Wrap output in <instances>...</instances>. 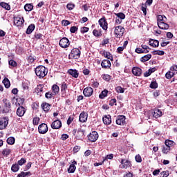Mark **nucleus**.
Here are the masks:
<instances>
[{"label":"nucleus","mask_w":177,"mask_h":177,"mask_svg":"<svg viewBox=\"0 0 177 177\" xmlns=\"http://www.w3.org/2000/svg\"><path fill=\"white\" fill-rule=\"evenodd\" d=\"M170 150H171V148L165 145L162 147V153H163V154H168Z\"/></svg>","instance_id":"35"},{"label":"nucleus","mask_w":177,"mask_h":177,"mask_svg":"<svg viewBox=\"0 0 177 177\" xmlns=\"http://www.w3.org/2000/svg\"><path fill=\"white\" fill-rule=\"evenodd\" d=\"M24 114H26V108L19 106L17 110V115H18V117H23Z\"/></svg>","instance_id":"14"},{"label":"nucleus","mask_w":177,"mask_h":177,"mask_svg":"<svg viewBox=\"0 0 177 177\" xmlns=\"http://www.w3.org/2000/svg\"><path fill=\"white\" fill-rule=\"evenodd\" d=\"M8 64L10 66H12V67H17V62H16L15 60L11 59L8 62Z\"/></svg>","instance_id":"46"},{"label":"nucleus","mask_w":177,"mask_h":177,"mask_svg":"<svg viewBox=\"0 0 177 177\" xmlns=\"http://www.w3.org/2000/svg\"><path fill=\"white\" fill-rule=\"evenodd\" d=\"M75 5L74 4H71V3H69V4H67L66 6V8L68 10H73V8H75Z\"/></svg>","instance_id":"60"},{"label":"nucleus","mask_w":177,"mask_h":177,"mask_svg":"<svg viewBox=\"0 0 177 177\" xmlns=\"http://www.w3.org/2000/svg\"><path fill=\"white\" fill-rule=\"evenodd\" d=\"M77 30H78V28H77V26H72L70 28V31L72 34L75 33V32Z\"/></svg>","instance_id":"51"},{"label":"nucleus","mask_w":177,"mask_h":177,"mask_svg":"<svg viewBox=\"0 0 177 177\" xmlns=\"http://www.w3.org/2000/svg\"><path fill=\"white\" fill-rule=\"evenodd\" d=\"M98 138L99 134L96 131H93L88 136V139L90 142H96V140H97Z\"/></svg>","instance_id":"7"},{"label":"nucleus","mask_w":177,"mask_h":177,"mask_svg":"<svg viewBox=\"0 0 177 177\" xmlns=\"http://www.w3.org/2000/svg\"><path fill=\"white\" fill-rule=\"evenodd\" d=\"M68 74L70 75H72L74 78H78V75H80V73H78V71L76 69H69L68 71Z\"/></svg>","instance_id":"20"},{"label":"nucleus","mask_w":177,"mask_h":177,"mask_svg":"<svg viewBox=\"0 0 177 177\" xmlns=\"http://www.w3.org/2000/svg\"><path fill=\"white\" fill-rule=\"evenodd\" d=\"M86 120H88V114L84 112L81 113L79 118L80 122H86Z\"/></svg>","instance_id":"23"},{"label":"nucleus","mask_w":177,"mask_h":177,"mask_svg":"<svg viewBox=\"0 0 177 177\" xmlns=\"http://www.w3.org/2000/svg\"><path fill=\"white\" fill-rule=\"evenodd\" d=\"M45 96L46 99H52V96H53V94L52 93L48 92V93H46Z\"/></svg>","instance_id":"61"},{"label":"nucleus","mask_w":177,"mask_h":177,"mask_svg":"<svg viewBox=\"0 0 177 177\" xmlns=\"http://www.w3.org/2000/svg\"><path fill=\"white\" fill-rule=\"evenodd\" d=\"M147 6L142 4V6L141 7V10L142 12H143L145 16H146V15H147Z\"/></svg>","instance_id":"52"},{"label":"nucleus","mask_w":177,"mask_h":177,"mask_svg":"<svg viewBox=\"0 0 177 177\" xmlns=\"http://www.w3.org/2000/svg\"><path fill=\"white\" fill-rule=\"evenodd\" d=\"M61 91L63 92L65 91H67V84L66 83H62V86H61Z\"/></svg>","instance_id":"58"},{"label":"nucleus","mask_w":177,"mask_h":177,"mask_svg":"<svg viewBox=\"0 0 177 177\" xmlns=\"http://www.w3.org/2000/svg\"><path fill=\"white\" fill-rule=\"evenodd\" d=\"M132 73L133 75L140 77V75H142V69L140 68L133 67L132 69Z\"/></svg>","instance_id":"15"},{"label":"nucleus","mask_w":177,"mask_h":177,"mask_svg":"<svg viewBox=\"0 0 177 177\" xmlns=\"http://www.w3.org/2000/svg\"><path fill=\"white\" fill-rule=\"evenodd\" d=\"M3 84L5 86V88H10V81H9V79L5 78L3 80Z\"/></svg>","instance_id":"33"},{"label":"nucleus","mask_w":177,"mask_h":177,"mask_svg":"<svg viewBox=\"0 0 177 177\" xmlns=\"http://www.w3.org/2000/svg\"><path fill=\"white\" fill-rule=\"evenodd\" d=\"M116 124L118 125H124V124H125V116L124 115L118 116V118L116 120Z\"/></svg>","instance_id":"16"},{"label":"nucleus","mask_w":177,"mask_h":177,"mask_svg":"<svg viewBox=\"0 0 177 177\" xmlns=\"http://www.w3.org/2000/svg\"><path fill=\"white\" fill-rule=\"evenodd\" d=\"M35 39H41V38H42V34H41V33H36L35 35Z\"/></svg>","instance_id":"64"},{"label":"nucleus","mask_w":177,"mask_h":177,"mask_svg":"<svg viewBox=\"0 0 177 177\" xmlns=\"http://www.w3.org/2000/svg\"><path fill=\"white\" fill-rule=\"evenodd\" d=\"M102 121L105 125H110L111 124V116L106 115L102 118Z\"/></svg>","instance_id":"19"},{"label":"nucleus","mask_w":177,"mask_h":177,"mask_svg":"<svg viewBox=\"0 0 177 177\" xmlns=\"http://www.w3.org/2000/svg\"><path fill=\"white\" fill-rule=\"evenodd\" d=\"M141 46L144 50V53H149V49H150V48H149L147 45L143 44Z\"/></svg>","instance_id":"48"},{"label":"nucleus","mask_w":177,"mask_h":177,"mask_svg":"<svg viewBox=\"0 0 177 177\" xmlns=\"http://www.w3.org/2000/svg\"><path fill=\"white\" fill-rule=\"evenodd\" d=\"M158 26L160 30H168L169 28V25L165 23V21L158 22Z\"/></svg>","instance_id":"18"},{"label":"nucleus","mask_w":177,"mask_h":177,"mask_svg":"<svg viewBox=\"0 0 177 177\" xmlns=\"http://www.w3.org/2000/svg\"><path fill=\"white\" fill-rule=\"evenodd\" d=\"M164 51L163 50H155L153 51V55H158L159 56L164 55Z\"/></svg>","instance_id":"50"},{"label":"nucleus","mask_w":177,"mask_h":177,"mask_svg":"<svg viewBox=\"0 0 177 177\" xmlns=\"http://www.w3.org/2000/svg\"><path fill=\"white\" fill-rule=\"evenodd\" d=\"M81 56V50L78 48H73L71 50V53L69 54V59H80Z\"/></svg>","instance_id":"2"},{"label":"nucleus","mask_w":177,"mask_h":177,"mask_svg":"<svg viewBox=\"0 0 177 177\" xmlns=\"http://www.w3.org/2000/svg\"><path fill=\"white\" fill-rule=\"evenodd\" d=\"M5 106L6 107V111H5V109L3 110V111H5L6 113H7V111H9V109H10V102H6L5 103Z\"/></svg>","instance_id":"53"},{"label":"nucleus","mask_w":177,"mask_h":177,"mask_svg":"<svg viewBox=\"0 0 177 177\" xmlns=\"http://www.w3.org/2000/svg\"><path fill=\"white\" fill-rule=\"evenodd\" d=\"M101 66L102 68H107V67L110 68L111 67V63L109 59H104L101 63Z\"/></svg>","instance_id":"21"},{"label":"nucleus","mask_w":177,"mask_h":177,"mask_svg":"<svg viewBox=\"0 0 177 177\" xmlns=\"http://www.w3.org/2000/svg\"><path fill=\"white\" fill-rule=\"evenodd\" d=\"M11 153H12V149L9 148H6L2 151V154L5 157H8V156H9V154H10Z\"/></svg>","instance_id":"27"},{"label":"nucleus","mask_w":177,"mask_h":177,"mask_svg":"<svg viewBox=\"0 0 177 177\" xmlns=\"http://www.w3.org/2000/svg\"><path fill=\"white\" fill-rule=\"evenodd\" d=\"M149 44L153 48H157L160 45V41L153 39H149Z\"/></svg>","instance_id":"24"},{"label":"nucleus","mask_w":177,"mask_h":177,"mask_svg":"<svg viewBox=\"0 0 177 177\" xmlns=\"http://www.w3.org/2000/svg\"><path fill=\"white\" fill-rule=\"evenodd\" d=\"M34 30H35V25L30 24L26 30V34H31Z\"/></svg>","instance_id":"28"},{"label":"nucleus","mask_w":177,"mask_h":177,"mask_svg":"<svg viewBox=\"0 0 177 177\" xmlns=\"http://www.w3.org/2000/svg\"><path fill=\"white\" fill-rule=\"evenodd\" d=\"M135 160L136 162H142V156H140V155H137L135 157Z\"/></svg>","instance_id":"56"},{"label":"nucleus","mask_w":177,"mask_h":177,"mask_svg":"<svg viewBox=\"0 0 177 177\" xmlns=\"http://www.w3.org/2000/svg\"><path fill=\"white\" fill-rule=\"evenodd\" d=\"M103 80H104V81H110V80H111V76H110V75H104Z\"/></svg>","instance_id":"57"},{"label":"nucleus","mask_w":177,"mask_h":177,"mask_svg":"<svg viewBox=\"0 0 177 177\" xmlns=\"http://www.w3.org/2000/svg\"><path fill=\"white\" fill-rule=\"evenodd\" d=\"M165 77L167 80H171L174 77V72L169 71L166 73Z\"/></svg>","instance_id":"44"},{"label":"nucleus","mask_w":177,"mask_h":177,"mask_svg":"<svg viewBox=\"0 0 177 177\" xmlns=\"http://www.w3.org/2000/svg\"><path fill=\"white\" fill-rule=\"evenodd\" d=\"M150 88H151V89H156L157 88H158V84H157V82H152L150 84Z\"/></svg>","instance_id":"41"},{"label":"nucleus","mask_w":177,"mask_h":177,"mask_svg":"<svg viewBox=\"0 0 177 177\" xmlns=\"http://www.w3.org/2000/svg\"><path fill=\"white\" fill-rule=\"evenodd\" d=\"M98 23L100 26V27H102V28H103L104 30H107L108 28V24L107 21H106V19L105 18H101L99 19Z\"/></svg>","instance_id":"12"},{"label":"nucleus","mask_w":177,"mask_h":177,"mask_svg":"<svg viewBox=\"0 0 177 177\" xmlns=\"http://www.w3.org/2000/svg\"><path fill=\"white\" fill-rule=\"evenodd\" d=\"M32 122H33V125H38V124H39V118L38 117L34 118Z\"/></svg>","instance_id":"49"},{"label":"nucleus","mask_w":177,"mask_h":177,"mask_svg":"<svg viewBox=\"0 0 177 177\" xmlns=\"http://www.w3.org/2000/svg\"><path fill=\"white\" fill-rule=\"evenodd\" d=\"M51 128H53V129H59V128H62V121L57 120L53 122Z\"/></svg>","instance_id":"13"},{"label":"nucleus","mask_w":177,"mask_h":177,"mask_svg":"<svg viewBox=\"0 0 177 177\" xmlns=\"http://www.w3.org/2000/svg\"><path fill=\"white\" fill-rule=\"evenodd\" d=\"M7 143L8 145H15V138L13 137H9L8 139H7Z\"/></svg>","instance_id":"43"},{"label":"nucleus","mask_w":177,"mask_h":177,"mask_svg":"<svg viewBox=\"0 0 177 177\" xmlns=\"http://www.w3.org/2000/svg\"><path fill=\"white\" fill-rule=\"evenodd\" d=\"M62 24L64 26V27H66V26H68L70 24V22L68 20H62Z\"/></svg>","instance_id":"62"},{"label":"nucleus","mask_w":177,"mask_h":177,"mask_svg":"<svg viewBox=\"0 0 177 177\" xmlns=\"http://www.w3.org/2000/svg\"><path fill=\"white\" fill-rule=\"evenodd\" d=\"M37 92H44V84H39L37 86Z\"/></svg>","instance_id":"54"},{"label":"nucleus","mask_w":177,"mask_h":177,"mask_svg":"<svg viewBox=\"0 0 177 177\" xmlns=\"http://www.w3.org/2000/svg\"><path fill=\"white\" fill-rule=\"evenodd\" d=\"M150 59H151V55L148 54V55H146L143 56L142 57H141L140 61L142 63H145V62H148V60H150Z\"/></svg>","instance_id":"29"},{"label":"nucleus","mask_w":177,"mask_h":177,"mask_svg":"<svg viewBox=\"0 0 177 177\" xmlns=\"http://www.w3.org/2000/svg\"><path fill=\"white\" fill-rule=\"evenodd\" d=\"M26 159L21 158L20 160L18 161V165H23V164H26Z\"/></svg>","instance_id":"63"},{"label":"nucleus","mask_w":177,"mask_h":177,"mask_svg":"<svg viewBox=\"0 0 177 177\" xmlns=\"http://www.w3.org/2000/svg\"><path fill=\"white\" fill-rule=\"evenodd\" d=\"M125 32V28L121 26H116L115 28V35H116V38H121L124 35V32Z\"/></svg>","instance_id":"3"},{"label":"nucleus","mask_w":177,"mask_h":177,"mask_svg":"<svg viewBox=\"0 0 177 177\" xmlns=\"http://www.w3.org/2000/svg\"><path fill=\"white\" fill-rule=\"evenodd\" d=\"M107 93H109V91H107V90L102 91V93L99 95L100 99H104V97H106V96H107Z\"/></svg>","instance_id":"36"},{"label":"nucleus","mask_w":177,"mask_h":177,"mask_svg":"<svg viewBox=\"0 0 177 177\" xmlns=\"http://www.w3.org/2000/svg\"><path fill=\"white\" fill-rule=\"evenodd\" d=\"M165 146H167V147H169L171 149V147H172V146L175 145V142L170 140H166L165 141Z\"/></svg>","instance_id":"30"},{"label":"nucleus","mask_w":177,"mask_h":177,"mask_svg":"<svg viewBox=\"0 0 177 177\" xmlns=\"http://www.w3.org/2000/svg\"><path fill=\"white\" fill-rule=\"evenodd\" d=\"M153 115L154 118H160L162 115V112L160 109H153Z\"/></svg>","instance_id":"22"},{"label":"nucleus","mask_w":177,"mask_h":177,"mask_svg":"<svg viewBox=\"0 0 177 177\" xmlns=\"http://www.w3.org/2000/svg\"><path fill=\"white\" fill-rule=\"evenodd\" d=\"M115 91L118 93H124L125 90L121 86H118L115 88Z\"/></svg>","instance_id":"45"},{"label":"nucleus","mask_w":177,"mask_h":177,"mask_svg":"<svg viewBox=\"0 0 177 177\" xmlns=\"http://www.w3.org/2000/svg\"><path fill=\"white\" fill-rule=\"evenodd\" d=\"M120 167L122 169H127V168H129V167H131V162L125 159H122Z\"/></svg>","instance_id":"10"},{"label":"nucleus","mask_w":177,"mask_h":177,"mask_svg":"<svg viewBox=\"0 0 177 177\" xmlns=\"http://www.w3.org/2000/svg\"><path fill=\"white\" fill-rule=\"evenodd\" d=\"M59 45L61 48H68V46H70V41L67 37H63L59 40Z\"/></svg>","instance_id":"5"},{"label":"nucleus","mask_w":177,"mask_h":177,"mask_svg":"<svg viewBox=\"0 0 177 177\" xmlns=\"http://www.w3.org/2000/svg\"><path fill=\"white\" fill-rule=\"evenodd\" d=\"M0 6H1V8H3V9H6V10H10V6L8 5L7 3L1 2L0 3Z\"/></svg>","instance_id":"32"},{"label":"nucleus","mask_w":177,"mask_h":177,"mask_svg":"<svg viewBox=\"0 0 177 177\" xmlns=\"http://www.w3.org/2000/svg\"><path fill=\"white\" fill-rule=\"evenodd\" d=\"M110 106H117V100L115 99H111L109 102Z\"/></svg>","instance_id":"59"},{"label":"nucleus","mask_w":177,"mask_h":177,"mask_svg":"<svg viewBox=\"0 0 177 177\" xmlns=\"http://www.w3.org/2000/svg\"><path fill=\"white\" fill-rule=\"evenodd\" d=\"M89 31V28L88 27H82L80 28V32L82 34H85V32H88Z\"/></svg>","instance_id":"47"},{"label":"nucleus","mask_w":177,"mask_h":177,"mask_svg":"<svg viewBox=\"0 0 177 177\" xmlns=\"http://www.w3.org/2000/svg\"><path fill=\"white\" fill-rule=\"evenodd\" d=\"M52 90H53L54 95H57V93H59V91H60V89L59 88V86H57L56 84H54L53 86Z\"/></svg>","instance_id":"34"},{"label":"nucleus","mask_w":177,"mask_h":177,"mask_svg":"<svg viewBox=\"0 0 177 177\" xmlns=\"http://www.w3.org/2000/svg\"><path fill=\"white\" fill-rule=\"evenodd\" d=\"M28 174H30V172L22 171L21 174H18L17 177H26Z\"/></svg>","instance_id":"55"},{"label":"nucleus","mask_w":177,"mask_h":177,"mask_svg":"<svg viewBox=\"0 0 177 177\" xmlns=\"http://www.w3.org/2000/svg\"><path fill=\"white\" fill-rule=\"evenodd\" d=\"M115 16H116V17L124 20V19H125V14L122 13V12H119V13H115Z\"/></svg>","instance_id":"39"},{"label":"nucleus","mask_w":177,"mask_h":177,"mask_svg":"<svg viewBox=\"0 0 177 177\" xmlns=\"http://www.w3.org/2000/svg\"><path fill=\"white\" fill-rule=\"evenodd\" d=\"M77 162L73 161L72 164L70 165L69 168L68 169V174H74L75 172V169L77 167H75Z\"/></svg>","instance_id":"17"},{"label":"nucleus","mask_w":177,"mask_h":177,"mask_svg":"<svg viewBox=\"0 0 177 177\" xmlns=\"http://www.w3.org/2000/svg\"><path fill=\"white\" fill-rule=\"evenodd\" d=\"M35 74L39 78H44L48 75V69L44 66H39L35 68Z\"/></svg>","instance_id":"1"},{"label":"nucleus","mask_w":177,"mask_h":177,"mask_svg":"<svg viewBox=\"0 0 177 177\" xmlns=\"http://www.w3.org/2000/svg\"><path fill=\"white\" fill-rule=\"evenodd\" d=\"M93 34L94 37H102V32L95 29L93 31Z\"/></svg>","instance_id":"40"},{"label":"nucleus","mask_w":177,"mask_h":177,"mask_svg":"<svg viewBox=\"0 0 177 177\" xmlns=\"http://www.w3.org/2000/svg\"><path fill=\"white\" fill-rule=\"evenodd\" d=\"M8 124H9L8 118H0V129H5L8 127Z\"/></svg>","instance_id":"9"},{"label":"nucleus","mask_w":177,"mask_h":177,"mask_svg":"<svg viewBox=\"0 0 177 177\" xmlns=\"http://www.w3.org/2000/svg\"><path fill=\"white\" fill-rule=\"evenodd\" d=\"M14 24L17 27H21L24 24V18L20 17L14 18Z\"/></svg>","instance_id":"8"},{"label":"nucleus","mask_w":177,"mask_h":177,"mask_svg":"<svg viewBox=\"0 0 177 177\" xmlns=\"http://www.w3.org/2000/svg\"><path fill=\"white\" fill-rule=\"evenodd\" d=\"M83 93L84 96H86V97H89L93 94V88L91 87L85 88L83 91Z\"/></svg>","instance_id":"11"},{"label":"nucleus","mask_w":177,"mask_h":177,"mask_svg":"<svg viewBox=\"0 0 177 177\" xmlns=\"http://www.w3.org/2000/svg\"><path fill=\"white\" fill-rule=\"evenodd\" d=\"M73 135L75 136V138L77 139V140H81V139H84V131L81 129H73Z\"/></svg>","instance_id":"4"},{"label":"nucleus","mask_w":177,"mask_h":177,"mask_svg":"<svg viewBox=\"0 0 177 177\" xmlns=\"http://www.w3.org/2000/svg\"><path fill=\"white\" fill-rule=\"evenodd\" d=\"M24 9L26 12H31L34 9V6L31 3H27L24 6Z\"/></svg>","instance_id":"26"},{"label":"nucleus","mask_w":177,"mask_h":177,"mask_svg":"<svg viewBox=\"0 0 177 177\" xmlns=\"http://www.w3.org/2000/svg\"><path fill=\"white\" fill-rule=\"evenodd\" d=\"M11 169H12V172H17V171H19V169H20V166H19V165H17V164L12 165Z\"/></svg>","instance_id":"38"},{"label":"nucleus","mask_w":177,"mask_h":177,"mask_svg":"<svg viewBox=\"0 0 177 177\" xmlns=\"http://www.w3.org/2000/svg\"><path fill=\"white\" fill-rule=\"evenodd\" d=\"M39 133L45 135L48 132V125L45 123L41 124L38 127Z\"/></svg>","instance_id":"6"},{"label":"nucleus","mask_w":177,"mask_h":177,"mask_svg":"<svg viewBox=\"0 0 177 177\" xmlns=\"http://www.w3.org/2000/svg\"><path fill=\"white\" fill-rule=\"evenodd\" d=\"M157 20H158V23H162L164 21H167V17L164 15H158Z\"/></svg>","instance_id":"31"},{"label":"nucleus","mask_w":177,"mask_h":177,"mask_svg":"<svg viewBox=\"0 0 177 177\" xmlns=\"http://www.w3.org/2000/svg\"><path fill=\"white\" fill-rule=\"evenodd\" d=\"M103 55L104 56V57H106V59H109V60H113V55H111V54L107 51H104L103 53Z\"/></svg>","instance_id":"37"},{"label":"nucleus","mask_w":177,"mask_h":177,"mask_svg":"<svg viewBox=\"0 0 177 177\" xmlns=\"http://www.w3.org/2000/svg\"><path fill=\"white\" fill-rule=\"evenodd\" d=\"M160 177H168V176H169V171H162V172L160 174Z\"/></svg>","instance_id":"42"},{"label":"nucleus","mask_w":177,"mask_h":177,"mask_svg":"<svg viewBox=\"0 0 177 177\" xmlns=\"http://www.w3.org/2000/svg\"><path fill=\"white\" fill-rule=\"evenodd\" d=\"M41 107H42V109L44 110V111H45L46 113H48V111H49V110H50V104L45 102V103H43L41 104Z\"/></svg>","instance_id":"25"}]
</instances>
